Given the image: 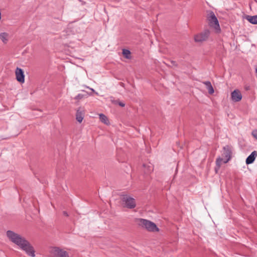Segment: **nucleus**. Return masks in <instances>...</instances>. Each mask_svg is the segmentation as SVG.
<instances>
[{"instance_id": "1", "label": "nucleus", "mask_w": 257, "mask_h": 257, "mask_svg": "<svg viewBox=\"0 0 257 257\" xmlns=\"http://www.w3.org/2000/svg\"><path fill=\"white\" fill-rule=\"evenodd\" d=\"M136 222L139 226L146 229L148 231L153 232L159 231V229L156 224L150 220L139 218L137 219Z\"/></svg>"}, {"instance_id": "2", "label": "nucleus", "mask_w": 257, "mask_h": 257, "mask_svg": "<svg viewBox=\"0 0 257 257\" xmlns=\"http://www.w3.org/2000/svg\"><path fill=\"white\" fill-rule=\"evenodd\" d=\"M6 235L8 239L11 242L15 243L18 246H19L23 241L26 239L21 235L11 230L7 231Z\"/></svg>"}, {"instance_id": "3", "label": "nucleus", "mask_w": 257, "mask_h": 257, "mask_svg": "<svg viewBox=\"0 0 257 257\" xmlns=\"http://www.w3.org/2000/svg\"><path fill=\"white\" fill-rule=\"evenodd\" d=\"M207 20L209 26L214 28L216 30L220 31L218 21L213 12L209 11L207 12Z\"/></svg>"}, {"instance_id": "4", "label": "nucleus", "mask_w": 257, "mask_h": 257, "mask_svg": "<svg viewBox=\"0 0 257 257\" xmlns=\"http://www.w3.org/2000/svg\"><path fill=\"white\" fill-rule=\"evenodd\" d=\"M21 249L24 250L27 255L34 257L35 256V251L33 246L31 243L26 239L19 246Z\"/></svg>"}, {"instance_id": "5", "label": "nucleus", "mask_w": 257, "mask_h": 257, "mask_svg": "<svg viewBox=\"0 0 257 257\" xmlns=\"http://www.w3.org/2000/svg\"><path fill=\"white\" fill-rule=\"evenodd\" d=\"M50 257H69V255L68 252L64 249L54 247L50 250Z\"/></svg>"}, {"instance_id": "6", "label": "nucleus", "mask_w": 257, "mask_h": 257, "mask_svg": "<svg viewBox=\"0 0 257 257\" xmlns=\"http://www.w3.org/2000/svg\"><path fill=\"white\" fill-rule=\"evenodd\" d=\"M122 201L125 206L129 208H134L136 207V204L135 199L130 196L125 195L122 196Z\"/></svg>"}, {"instance_id": "7", "label": "nucleus", "mask_w": 257, "mask_h": 257, "mask_svg": "<svg viewBox=\"0 0 257 257\" xmlns=\"http://www.w3.org/2000/svg\"><path fill=\"white\" fill-rule=\"evenodd\" d=\"M210 35L209 30H205L203 32L197 34L194 37V40L196 42H202L207 40Z\"/></svg>"}, {"instance_id": "8", "label": "nucleus", "mask_w": 257, "mask_h": 257, "mask_svg": "<svg viewBox=\"0 0 257 257\" xmlns=\"http://www.w3.org/2000/svg\"><path fill=\"white\" fill-rule=\"evenodd\" d=\"M15 73L17 80L20 83H24L25 82V75L23 70L17 67L16 69Z\"/></svg>"}, {"instance_id": "9", "label": "nucleus", "mask_w": 257, "mask_h": 257, "mask_svg": "<svg viewBox=\"0 0 257 257\" xmlns=\"http://www.w3.org/2000/svg\"><path fill=\"white\" fill-rule=\"evenodd\" d=\"M231 153V152L228 146L223 147L221 157L225 158V163H227L230 159Z\"/></svg>"}, {"instance_id": "10", "label": "nucleus", "mask_w": 257, "mask_h": 257, "mask_svg": "<svg viewBox=\"0 0 257 257\" xmlns=\"http://www.w3.org/2000/svg\"><path fill=\"white\" fill-rule=\"evenodd\" d=\"M231 98L234 102H238L242 99V95L239 90L235 89L231 93Z\"/></svg>"}, {"instance_id": "11", "label": "nucleus", "mask_w": 257, "mask_h": 257, "mask_svg": "<svg viewBox=\"0 0 257 257\" xmlns=\"http://www.w3.org/2000/svg\"><path fill=\"white\" fill-rule=\"evenodd\" d=\"M84 112L82 108L79 107L76 112V119L80 123H81L84 118Z\"/></svg>"}, {"instance_id": "12", "label": "nucleus", "mask_w": 257, "mask_h": 257, "mask_svg": "<svg viewBox=\"0 0 257 257\" xmlns=\"http://www.w3.org/2000/svg\"><path fill=\"white\" fill-rule=\"evenodd\" d=\"M257 156V152L254 151L251 153V154L246 158V164H250L253 162L255 158Z\"/></svg>"}, {"instance_id": "13", "label": "nucleus", "mask_w": 257, "mask_h": 257, "mask_svg": "<svg viewBox=\"0 0 257 257\" xmlns=\"http://www.w3.org/2000/svg\"><path fill=\"white\" fill-rule=\"evenodd\" d=\"M225 158L222 157H219L216 159V167H215V171L216 172L219 169L220 167L226 163L224 162Z\"/></svg>"}, {"instance_id": "14", "label": "nucleus", "mask_w": 257, "mask_h": 257, "mask_svg": "<svg viewBox=\"0 0 257 257\" xmlns=\"http://www.w3.org/2000/svg\"><path fill=\"white\" fill-rule=\"evenodd\" d=\"M244 18L252 24H257V15H245Z\"/></svg>"}, {"instance_id": "15", "label": "nucleus", "mask_w": 257, "mask_h": 257, "mask_svg": "<svg viewBox=\"0 0 257 257\" xmlns=\"http://www.w3.org/2000/svg\"><path fill=\"white\" fill-rule=\"evenodd\" d=\"M202 83L205 85L206 88L207 89H208V93L210 94H212L214 92V88L210 81H204Z\"/></svg>"}, {"instance_id": "16", "label": "nucleus", "mask_w": 257, "mask_h": 257, "mask_svg": "<svg viewBox=\"0 0 257 257\" xmlns=\"http://www.w3.org/2000/svg\"><path fill=\"white\" fill-rule=\"evenodd\" d=\"M9 34L7 33H1L0 34V39L2 40L3 42L5 44H6L8 41Z\"/></svg>"}, {"instance_id": "17", "label": "nucleus", "mask_w": 257, "mask_h": 257, "mask_svg": "<svg viewBox=\"0 0 257 257\" xmlns=\"http://www.w3.org/2000/svg\"><path fill=\"white\" fill-rule=\"evenodd\" d=\"M99 119L100 121L105 124H109V121L107 117L103 114L100 113L99 114Z\"/></svg>"}, {"instance_id": "18", "label": "nucleus", "mask_w": 257, "mask_h": 257, "mask_svg": "<svg viewBox=\"0 0 257 257\" xmlns=\"http://www.w3.org/2000/svg\"><path fill=\"white\" fill-rule=\"evenodd\" d=\"M111 101L113 104H115V105L118 104L121 107H124L125 105L124 102L120 101L119 100V99L115 100V99H111Z\"/></svg>"}, {"instance_id": "19", "label": "nucleus", "mask_w": 257, "mask_h": 257, "mask_svg": "<svg viewBox=\"0 0 257 257\" xmlns=\"http://www.w3.org/2000/svg\"><path fill=\"white\" fill-rule=\"evenodd\" d=\"M122 54L123 55V56L127 58V59H130L131 58V52L130 50H127V49H123L122 50Z\"/></svg>"}, {"instance_id": "20", "label": "nucleus", "mask_w": 257, "mask_h": 257, "mask_svg": "<svg viewBox=\"0 0 257 257\" xmlns=\"http://www.w3.org/2000/svg\"><path fill=\"white\" fill-rule=\"evenodd\" d=\"M144 167H147V173H150L153 170V166L151 164H149V165H144Z\"/></svg>"}, {"instance_id": "21", "label": "nucleus", "mask_w": 257, "mask_h": 257, "mask_svg": "<svg viewBox=\"0 0 257 257\" xmlns=\"http://www.w3.org/2000/svg\"><path fill=\"white\" fill-rule=\"evenodd\" d=\"M252 136L257 140V130H254L251 133Z\"/></svg>"}, {"instance_id": "22", "label": "nucleus", "mask_w": 257, "mask_h": 257, "mask_svg": "<svg viewBox=\"0 0 257 257\" xmlns=\"http://www.w3.org/2000/svg\"><path fill=\"white\" fill-rule=\"evenodd\" d=\"M83 98V95L82 94H78L75 97V98L76 99H82Z\"/></svg>"}, {"instance_id": "23", "label": "nucleus", "mask_w": 257, "mask_h": 257, "mask_svg": "<svg viewBox=\"0 0 257 257\" xmlns=\"http://www.w3.org/2000/svg\"><path fill=\"white\" fill-rule=\"evenodd\" d=\"M170 62L172 65H173L175 67H178V64L177 63V62L176 61L172 60L170 61Z\"/></svg>"}, {"instance_id": "24", "label": "nucleus", "mask_w": 257, "mask_h": 257, "mask_svg": "<svg viewBox=\"0 0 257 257\" xmlns=\"http://www.w3.org/2000/svg\"><path fill=\"white\" fill-rule=\"evenodd\" d=\"M90 89L92 90V92H95V91H94V90L93 89L90 88Z\"/></svg>"}, {"instance_id": "25", "label": "nucleus", "mask_w": 257, "mask_h": 257, "mask_svg": "<svg viewBox=\"0 0 257 257\" xmlns=\"http://www.w3.org/2000/svg\"><path fill=\"white\" fill-rule=\"evenodd\" d=\"M64 214L65 215H66V216H67V215H68V214H67L66 212H64Z\"/></svg>"}, {"instance_id": "26", "label": "nucleus", "mask_w": 257, "mask_h": 257, "mask_svg": "<svg viewBox=\"0 0 257 257\" xmlns=\"http://www.w3.org/2000/svg\"><path fill=\"white\" fill-rule=\"evenodd\" d=\"M255 72L257 73V68L255 69Z\"/></svg>"}]
</instances>
